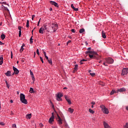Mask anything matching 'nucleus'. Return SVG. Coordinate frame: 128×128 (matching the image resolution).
I'll list each match as a JSON object with an SVG mask.
<instances>
[{
	"label": "nucleus",
	"instance_id": "1",
	"mask_svg": "<svg viewBox=\"0 0 128 128\" xmlns=\"http://www.w3.org/2000/svg\"><path fill=\"white\" fill-rule=\"evenodd\" d=\"M114 59H112V58L110 57H109V58H105L104 61L103 62V64L105 66H108V64H114Z\"/></svg>",
	"mask_w": 128,
	"mask_h": 128
},
{
	"label": "nucleus",
	"instance_id": "2",
	"mask_svg": "<svg viewBox=\"0 0 128 128\" xmlns=\"http://www.w3.org/2000/svg\"><path fill=\"white\" fill-rule=\"evenodd\" d=\"M20 102L24 104H28V100L26 99V96L22 94H20Z\"/></svg>",
	"mask_w": 128,
	"mask_h": 128
},
{
	"label": "nucleus",
	"instance_id": "3",
	"mask_svg": "<svg viewBox=\"0 0 128 128\" xmlns=\"http://www.w3.org/2000/svg\"><path fill=\"white\" fill-rule=\"evenodd\" d=\"M100 108H102V112H103L104 114H108V113L110 112H108V109L106 107V106L104 105L100 106Z\"/></svg>",
	"mask_w": 128,
	"mask_h": 128
},
{
	"label": "nucleus",
	"instance_id": "4",
	"mask_svg": "<svg viewBox=\"0 0 128 128\" xmlns=\"http://www.w3.org/2000/svg\"><path fill=\"white\" fill-rule=\"evenodd\" d=\"M89 57L92 60L96 58H98V53L96 52H93L91 54H89Z\"/></svg>",
	"mask_w": 128,
	"mask_h": 128
},
{
	"label": "nucleus",
	"instance_id": "5",
	"mask_svg": "<svg viewBox=\"0 0 128 128\" xmlns=\"http://www.w3.org/2000/svg\"><path fill=\"white\" fill-rule=\"evenodd\" d=\"M58 26L56 24V22L52 23L51 24V28L52 30H53L54 32H56L58 30Z\"/></svg>",
	"mask_w": 128,
	"mask_h": 128
},
{
	"label": "nucleus",
	"instance_id": "6",
	"mask_svg": "<svg viewBox=\"0 0 128 128\" xmlns=\"http://www.w3.org/2000/svg\"><path fill=\"white\" fill-rule=\"evenodd\" d=\"M54 120V112L52 113V116L50 118L48 122L50 124H52V122Z\"/></svg>",
	"mask_w": 128,
	"mask_h": 128
},
{
	"label": "nucleus",
	"instance_id": "7",
	"mask_svg": "<svg viewBox=\"0 0 128 128\" xmlns=\"http://www.w3.org/2000/svg\"><path fill=\"white\" fill-rule=\"evenodd\" d=\"M128 74V68H124L122 70V76H126Z\"/></svg>",
	"mask_w": 128,
	"mask_h": 128
},
{
	"label": "nucleus",
	"instance_id": "8",
	"mask_svg": "<svg viewBox=\"0 0 128 128\" xmlns=\"http://www.w3.org/2000/svg\"><path fill=\"white\" fill-rule=\"evenodd\" d=\"M56 120L58 124H62V118H60V116H58V114H57Z\"/></svg>",
	"mask_w": 128,
	"mask_h": 128
},
{
	"label": "nucleus",
	"instance_id": "9",
	"mask_svg": "<svg viewBox=\"0 0 128 128\" xmlns=\"http://www.w3.org/2000/svg\"><path fill=\"white\" fill-rule=\"evenodd\" d=\"M126 90L124 88H122L120 89H118L117 90L116 92V94H118V92H126Z\"/></svg>",
	"mask_w": 128,
	"mask_h": 128
},
{
	"label": "nucleus",
	"instance_id": "10",
	"mask_svg": "<svg viewBox=\"0 0 128 128\" xmlns=\"http://www.w3.org/2000/svg\"><path fill=\"white\" fill-rule=\"evenodd\" d=\"M44 28L46 30H47V32L50 28V25L48 24H44Z\"/></svg>",
	"mask_w": 128,
	"mask_h": 128
},
{
	"label": "nucleus",
	"instance_id": "11",
	"mask_svg": "<svg viewBox=\"0 0 128 128\" xmlns=\"http://www.w3.org/2000/svg\"><path fill=\"white\" fill-rule=\"evenodd\" d=\"M50 4H52V6H54L56 8H58V3H56V2L54 1H50Z\"/></svg>",
	"mask_w": 128,
	"mask_h": 128
},
{
	"label": "nucleus",
	"instance_id": "12",
	"mask_svg": "<svg viewBox=\"0 0 128 128\" xmlns=\"http://www.w3.org/2000/svg\"><path fill=\"white\" fill-rule=\"evenodd\" d=\"M62 96V94L61 93H58L57 95V100H62L61 98Z\"/></svg>",
	"mask_w": 128,
	"mask_h": 128
},
{
	"label": "nucleus",
	"instance_id": "13",
	"mask_svg": "<svg viewBox=\"0 0 128 128\" xmlns=\"http://www.w3.org/2000/svg\"><path fill=\"white\" fill-rule=\"evenodd\" d=\"M13 70L14 71V74H18L20 71L16 68L14 67V66H13Z\"/></svg>",
	"mask_w": 128,
	"mask_h": 128
},
{
	"label": "nucleus",
	"instance_id": "14",
	"mask_svg": "<svg viewBox=\"0 0 128 128\" xmlns=\"http://www.w3.org/2000/svg\"><path fill=\"white\" fill-rule=\"evenodd\" d=\"M64 97L66 102H68V104H72V101L70 100V98H68V96H65Z\"/></svg>",
	"mask_w": 128,
	"mask_h": 128
},
{
	"label": "nucleus",
	"instance_id": "15",
	"mask_svg": "<svg viewBox=\"0 0 128 128\" xmlns=\"http://www.w3.org/2000/svg\"><path fill=\"white\" fill-rule=\"evenodd\" d=\"M103 124L104 126V128H110V126L108 124V123H106V122H103Z\"/></svg>",
	"mask_w": 128,
	"mask_h": 128
},
{
	"label": "nucleus",
	"instance_id": "16",
	"mask_svg": "<svg viewBox=\"0 0 128 128\" xmlns=\"http://www.w3.org/2000/svg\"><path fill=\"white\" fill-rule=\"evenodd\" d=\"M46 29H44V28L42 27L41 28H40V29L39 30V32L40 34H44V31Z\"/></svg>",
	"mask_w": 128,
	"mask_h": 128
},
{
	"label": "nucleus",
	"instance_id": "17",
	"mask_svg": "<svg viewBox=\"0 0 128 128\" xmlns=\"http://www.w3.org/2000/svg\"><path fill=\"white\" fill-rule=\"evenodd\" d=\"M18 29L19 30V36H22V27L20 26H19L18 27Z\"/></svg>",
	"mask_w": 128,
	"mask_h": 128
},
{
	"label": "nucleus",
	"instance_id": "18",
	"mask_svg": "<svg viewBox=\"0 0 128 128\" xmlns=\"http://www.w3.org/2000/svg\"><path fill=\"white\" fill-rule=\"evenodd\" d=\"M102 38H106V33H104V30H102Z\"/></svg>",
	"mask_w": 128,
	"mask_h": 128
},
{
	"label": "nucleus",
	"instance_id": "19",
	"mask_svg": "<svg viewBox=\"0 0 128 128\" xmlns=\"http://www.w3.org/2000/svg\"><path fill=\"white\" fill-rule=\"evenodd\" d=\"M4 64V57H0V65L2 66Z\"/></svg>",
	"mask_w": 128,
	"mask_h": 128
},
{
	"label": "nucleus",
	"instance_id": "20",
	"mask_svg": "<svg viewBox=\"0 0 128 128\" xmlns=\"http://www.w3.org/2000/svg\"><path fill=\"white\" fill-rule=\"evenodd\" d=\"M26 118H28V120H30V118H32V114H28L26 116Z\"/></svg>",
	"mask_w": 128,
	"mask_h": 128
},
{
	"label": "nucleus",
	"instance_id": "21",
	"mask_svg": "<svg viewBox=\"0 0 128 128\" xmlns=\"http://www.w3.org/2000/svg\"><path fill=\"white\" fill-rule=\"evenodd\" d=\"M6 76H10L11 74H10V71H7V72L6 73H5Z\"/></svg>",
	"mask_w": 128,
	"mask_h": 128
},
{
	"label": "nucleus",
	"instance_id": "22",
	"mask_svg": "<svg viewBox=\"0 0 128 128\" xmlns=\"http://www.w3.org/2000/svg\"><path fill=\"white\" fill-rule=\"evenodd\" d=\"M68 111L69 112H70V114H72L74 112V109L70 108L68 109Z\"/></svg>",
	"mask_w": 128,
	"mask_h": 128
},
{
	"label": "nucleus",
	"instance_id": "23",
	"mask_svg": "<svg viewBox=\"0 0 128 128\" xmlns=\"http://www.w3.org/2000/svg\"><path fill=\"white\" fill-rule=\"evenodd\" d=\"M0 38H2V40H4V38H6V35H4V34H1Z\"/></svg>",
	"mask_w": 128,
	"mask_h": 128
},
{
	"label": "nucleus",
	"instance_id": "24",
	"mask_svg": "<svg viewBox=\"0 0 128 128\" xmlns=\"http://www.w3.org/2000/svg\"><path fill=\"white\" fill-rule=\"evenodd\" d=\"M85 32L84 28H81L79 30L80 34H82V32Z\"/></svg>",
	"mask_w": 128,
	"mask_h": 128
},
{
	"label": "nucleus",
	"instance_id": "25",
	"mask_svg": "<svg viewBox=\"0 0 128 128\" xmlns=\"http://www.w3.org/2000/svg\"><path fill=\"white\" fill-rule=\"evenodd\" d=\"M34 88H30V93L34 94Z\"/></svg>",
	"mask_w": 128,
	"mask_h": 128
},
{
	"label": "nucleus",
	"instance_id": "26",
	"mask_svg": "<svg viewBox=\"0 0 128 128\" xmlns=\"http://www.w3.org/2000/svg\"><path fill=\"white\" fill-rule=\"evenodd\" d=\"M26 26V28H28V26H30V21L28 20H27Z\"/></svg>",
	"mask_w": 128,
	"mask_h": 128
},
{
	"label": "nucleus",
	"instance_id": "27",
	"mask_svg": "<svg viewBox=\"0 0 128 128\" xmlns=\"http://www.w3.org/2000/svg\"><path fill=\"white\" fill-rule=\"evenodd\" d=\"M92 52V51L88 50L86 52V54H92V52Z\"/></svg>",
	"mask_w": 128,
	"mask_h": 128
},
{
	"label": "nucleus",
	"instance_id": "28",
	"mask_svg": "<svg viewBox=\"0 0 128 128\" xmlns=\"http://www.w3.org/2000/svg\"><path fill=\"white\" fill-rule=\"evenodd\" d=\"M82 62H86V60L82 59L80 60V64H84Z\"/></svg>",
	"mask_w": 128,
	"mask_h": 128
},
{
	"label": "nucleus",
	"instance_id": "29",
	"mask_svg": "<svg viewBox=\"0 0 128 128\" xmlns=\"http://www.w3.org/2000/svg\"><path fill=\"white\" fill-rule=\"evenodd\" d=\"M89 112L90 114H94V112L92 110L91 108H89Z\"/></svg>",
	"mask_w": 128,
	"mask_h": 128
},
{
	"label": "nucleus",
	"instance_id": "30",
	"mask_svg": "<svg viewBox=\"0 0 128 128\" xmlns=\"http://www.w3.org/2000/svg\"><path fill=\"white\" fill-rule=\"evenodd\" d=\"M116 91L114 90H112V92H110V94L111 96H112V94H114V92H116Z\"/></svg>",
	"mask_w": 128,
	"mask_h": 128
},
{
	"label": "nucleus",
	"instance_id": "31",
	"mask_svg": "<svg viewBox=\"0 0 128 128\" xmlns=\"http://www.w3.org/2000/svg\"><path fill=\"white\" fill-rule=\"evenodd\" d=\"M24 50V44L21 46V48L20 49V52H22Z\"/></svg>",
	"mask_w": 128,
	"mask_h": 128
},
{
	"label": "nucleus",
	"instance_id": "32",
	"mask_svg": "<svg viewBox=\"0 0 128 128\" xmlns=\"http://www.w3.org/2000/svg\"><path fill=\"white\" fill-rule=\"evenodd\" d=\"M47 60L49 64H52V60L48 59Z\"/></svg>",
	"mask_w": 128,
	"mask_h": 128
},
{
	"label": "nucleus",
	"instance_id": "33",
	"mask_svg": "<svg viewBox=\"0 0 128 128\" xmlns=\"http://www.w3.org/2000/svg\"><path fill=\"white\" fill-rule=\"evenodd\" d=\"M124 128H128V122H126V125L124 126Z\"/></svg>",
	"mask_w": 128,
	"mask_h": 128
},
{
	"label": "nucleus",
	"instance_id": "34",
	"mask_svg": "<svg viewBox=\"0 0 128 128\" xmlns=\"http://www.w3.org/2000/svg\"><path fill=\"white\" fill-rule=\"evenodd\" d=\"M32 80L33 81V82H34L36 81V78H34V76H32Z\"/></svg>",
	"mask_w": 128,
	"mask_h": 128
},
{
	"label": "nucleus",
	"instance_id": "35",
	"mask_svg": "<svg viewBox=\"0 0 128 128\" xmlns=\"http://www.w3.org/2000/svg\"><path fill=\"white\" fill-rule=\"evenodd\" d=\"M30 44H32V42H34L32 41V36L30 39Z\"/></svg>",
	"mask_w": 128,
	"mask_h": 128
},
{
	"label": "nucleus",
	"instance_id": "36",
	"mask_svg": "<svg viewBox=\"0 0 128 128\" xmlns=\"http://www.w3.org/2000/svg\"><path fill=\"white\" fill-rule=\"evenodd\" d=\"M6 84L7 88H10V85L8 84V81H6Z\"/></svg>",
	"mask_w": 128,
	"mask_h": 128
},
{
	"label": "nucleus",
	"instance_id": "37",
	"mask_svg": "<svg viewBox=\"0 0 128 128\" xmlns=\"http://www.w3.org/2000/svg\"><path fill=\"white\" fill-rule=\"evenodd\" d=\"M30 74L32 76H34V73L32 72V70H30Z\"/></svg>",
	"mask_w": 128,
	"mask_h": 128
},
{
	"label": "nucleus",
	"instance_id": "38",
	"mask_svg": "<svg viewBox=\"0 0 128 128\" xmlns=\"http://www.w3.org/2000/svg\"><path fill=\"white\" fill-rule=\"evenodd\" d=\"M2 4H6L7 6H10V4H7L6 2H2Z\"/></svg>",
	"mask_w": 128,
	"mask_h": 128
},
{
	"label": "nucleus",
	"instance_id": "39",
	"mask_svg": "<svg viewBox=\"0 0 128 128\" xmlns=\"http://www.w3.org/2000/svg\"><path fill=\"white\" fill-rule=\"evenodd\" d=\"M78 64H75L74 70H76L78 68Z\"/></svg>",
	"mask_w": 128,
	"mask_h": 128
},
{
	"label": "nucleus",
	"instance_id": "40",
	"mask_svg": "<svg viewBox=\"0 0 128 128\" xmlns=\"http://www.w3.org/2000/svg\"><path fill=\"white\" fill-rule=\"evenodd\" d=\"M2 6H3V8H4L6 10H8V12L9 10L8 8L4 6V5H2Z\"/></svg>",
	"mask_w": 128,
	"mask_h": 128
},
{
	"label": "nucleus",
	"instance_id": "41",
	"mask_svg": "<svg viewBox=\"0 0 128 128\" xmlns=\"http://www.w3.org/2000/svg\"><path fill=\"white\" fill-rule=\"evenodd\" d=\"M96 74L94 73H90V75L92 76H94Z\"/></svg>",
	"mask_w": 128,
	"mask_h": 128
},
{
	"label": "nucleus",
	"instance_id": "42",
	"mask_svg": "<svg viewBox=\"0 0 128 128\" xmlns=\"http://www.w3.org/2000/svg\"><path fill=\"white\" fill-rule=\"evenodd\" d=\"M40 60L42 62V64H44V59H42V56H40Z\"/></svg>",
	"mask_w": 128,
	"mask_h": 128
},
{
	"label": "nucleus",
	"instance_id": "43",
	"mask_svg": "<svg viewBox=\"0 0 128 128\" xmlns=\"http://www.w3.org/2000/svg\"><path fill=\"white\" fill-rule=\"evenodd\" d=\"M36 54H37L40 55V51H39L38 49L36 50Z\"/></svg>",
	"mask_w": 128,
	"mask_h": 128
},
{
	"label": "nucleus",
	"instance_id": "44",
	"mask_svg": "<svg viewBox=\"0 0 128 128\" xmlns=\"http://www.w3.org/2000/svg\"><path fill=\"white\" fill-rule=\"evenodd\" d=\"M74 10H75V12H78V8H74Z\"/></svg>",
	"mask_w": 128,
	"mask_h": 128
},
{
	"label": "nucleus",
	"instance_id": "45",
	"mask_svg": "<svg viewBox=\"0 0 128 128\" xmlns=\"http://www.w3.org/2000/svg\"><path fill=\"white\" fill-rule=\"evenodd\" d=\"M12 126V128H16V124H13Z\"/></svg>",
	"mask_w": 128,
	"mask_h": 128
},
{
	"label": "nucleus",
	"instance_id": "46",
	"mask_svg": "<svg viewBox=\"0 0 128 128\" xmlns=\"http://www.w3.org/2000/svg\"><path fill=\"white\" fill-rule=\"evenodd\" d=\"M71 8L74 10V4H71Z\"/></svg>",
	"mask_w": 128,
	"mask_h": 128
},
{
	"label": "nucleus",
	"instance_id": "47",
	"mask_svg": "<svg viewBox=\"0 0 128 128\" xmlns=\"http://www.w3.org/2000/svg\"><path fill=\"white\" fill-rule=\"evenodd\" d=\"M71 32H76V31H75L74 29H72L71 30Z\"/></svg>",
	"mask_w": 128,
	"mask_h": 128
},
{
	"label": "nucleus",
	"instance_id": "48",
	"mask_svg": "<svg viewBox=\"0 0 128 128\" xmlns=\"http://www.w3.org/2000/svg\"><path fill=\"white\" fill-rule=\"evenodd\" d=\"M44 58H46V60H48V57L46 55L44 56Z\"/></svg>",
	"mask_w": 128,
	"mask_h": 128
},
{
	"label": "nucleus",
	"instance_id": "49",
	"mask_svg": "<svg viewBox=\"0 0 128 128\" xmlns=\"http://www.w3.org/2000/svg\"><path fill=\"white\" fill-rule=\"evenodd\" d=\"M64 126L66 128H68V124H66Z\"/></svg>",
	"mask_w": 128,
	"mask_h": 128
},
{
	"label": "nucleus",
	"instance_id": "50",
	"mask_svg": "<svg viewBox=\"0 0 128 128\" xmlns=\"http://www.w3.org/2000/svg\"><path fill=\"white\" fill-rule=\"evenodd\" d=\"M72 42V40H69L67 42V44H68Z\"/></svg>",
	"mask_w": 128,
	"mask_h": 128
},
{
	"label": "nucleus",
	"instance_id": "51",
	"mask_svg": "<svg viewBox=\"0 0 128 128\" xmlns=\"http://www.w3.org/2000/svg\"><path fill=\"white\" fill-rule=\"evenodd\" d=\"M40 20L38 22V24H37L38 26H40Z\"/></svg>",
	"mask_w": 128,
	"mask_h": 128
},
{
	"label": "nucleus",
	"instance_id": "52",
	"mask_svg": "<svg viewBox=\"0 0 128 128\" xmlns=\"http://www.w3.org/2000/svg\"><path fill=\"white\" fill-rule=\"evenodd\" d=\"M34 16H35L34 15L32 16V20H34Z\"/></svg>",
	"mask_w": 128,
	"mask_h": 128
},
{
	"label": "nucleus",
	"instance_id": "53",
	"mask_svg": "<svg viewBox=\"0 0 128 128\" xmlns=\"http://www.w3.org/2000/svg\"><path fill=\"white\" fill-rule=\"evenodd\" d=\"M92 104H93V106H94V104H96V102H92Z\"/></svg>",
	"mask_w": 128,
	"mask_h": 128
},
{
	"label": "nucleus",
	"instance_id": "54",
	"mask_svg": "<svg viewBox=\"0 0 128 128\" xmlns=\"http://www.w3.org/2000/svg\"><path fill=\"white\" fill-rule=\"evenodd\" d=\"M0 44L1 46H2V44H4L2 43V42L1 41H0Z\"/></svg>",
	"mask_w": 128,
	"mask_h": 128
},
{
	"label": "nucleus",
	"instance_id": "55",
	"mask_svg": "<svg viewBox=\"0 0 128 128\" xmlns=\"http://www.w3.org/2000/svg\"><path fill=\"white\" fill-rule=\"evenodd\" d=\"M0 124H1V126H4V122H0Z\"/></svg>",
	"mask_w": 128,
	"mask_h": 128
},
{
	"label": "nucleus",
	"instance_id": "56",
	"mask_svg": "<svg viewBox=\"0 0 128 128\" xmlns=\"http://www.w3.org/2000/svg\"><path fill=\"white\" fill-rule=\"evenodd\" d=\"M52 128H58V126H52Z\"/></svg>",
	"mask_w": 128,
	"mask_h": 128
},
{
	"label": "nucleus",
	"instance_id": "57",
	"mask_svg": "<svg viewBox=\"0 0 128 128\" xmlns=\"http://www.w3.org/2000/svg\"><path fill=\"white\" fill-rule=\"evenodd\" d=\"M44 56H46V52H44Z\"/></svg>",
	"mask_w": 128,
	"mask_h": 128
},
{
	"label": "nucleus",
	"instance_id": "58",
	"mask_svg": "<svg viewBox=\"0 0 128 128\" xmlns=\"http://www.w3.org/2000/svg\"><path fill=\"white\" fill-rule=\"evenodd\" d=\"M91 48L90 47V48H88V50H91Z\"/></svg>",
	"mask_w": 128,
	"mask_h": 128
},
{
	"label": "nucleus",
	"instance_id": "59",
	"mask_svg": "<svg viewBox=\"0 0 128 128\" xmlns=\"http://www.w3.org/2000/svg\"><path fill=\"white\" fill-rule=\"evenodd\" d=\"M126 110H128V106H126Z\"/></svg>",
	"mask_w": 128,
	"mask_h": 128
},
{
	"label": "nucleus",
	"instance_id": "60",
	"mask_svg": "<svg viewBox=\"0 0 128 128\" xmlns=\"http://www.w3.org/2000/svg\"><path fill=\"white\" fill-rule=\"evenodd\" d=\"M11 58H12V52H11Z\"/></svg>",
	"mask_w": 128,
	"mask_h": 128
},
{
	"label": "nucleus",
	"instance_id": "61",
	"mask_svg": "<svg viewBox=\"0 0 128 128\" xmlns=\"http://www.w3.org/2000/svg\"><path fill=\"white\" fill-rule=\"evenodd\" d=\"M88 72L90 73V74H92V70H90L88 71Z\"/></svg>",
	"mask_w": 128,
	"mask_h": 128
},
{
	"label": "nucleus",
	"instance_id": "62",
	"mask_svg": "<svg viewBox=\"0 0 128 128\" xmlns=\"http://www.w3.org/2000/svg\"><path fill=\"white\" fill-rule=\"evenodd\" d=\"M10 102H11V104H12V102H14V101H12V100H10Z\"/></svg>",
	"mask_w": 128,
	"mask_h": 128
},
{
	"label": "nucleus",
	"instance_id": "63",
	"mask_svg": "<svg viewBox=\"0 0 128 128\" xmlns=\"http://www.w3.org/2000/svg\"><path fill=\"white\" fill-rule=\"evenodd\" d=\"M68 88H66V87H64V90H66Z\"/></svg>",
	"mask_w": 128,
	"mask_h": 128
},
{
	"label": "nucleus",
	"instance_id": "64",
	"mask_svg": "<svg viewBox=\"0 0 128 128\" xmlns=\"http://www.w3.org/2000/svg\"><path fill=\"white\" fill-rule=\"evenodd\" d=\"M36 56V52H34V57Z\"/></svg>",
	"mask_w": 128,
	"mask_h": 128
}]
</instances>
